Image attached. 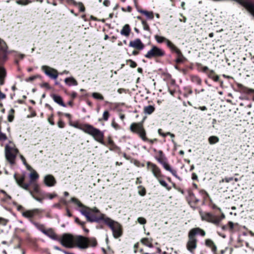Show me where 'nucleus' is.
Instances as JSON below:
<instances>
[{
    "label": "nucleus",
    "instance_id": "43",
    "mask_svg": "<svg viewBox=\"0 0 254 254\" xmlns=\"http://www.w3.org/2000/svg\"><path fill=\"white\" fill-rule=\"evenodd\" d=\"M35 225H36V227L39 230H40L43 234H44V232L46 231V230H45L44 226L43 225H42V224H36Z\"/></svg>",
    "mask_w": 254,
    "mask_h": 254
},
{
    "label": "nucleus",
    "instance_id": "58",
    "mask_svg": "<svg viewBox=\"0 0 254 254\" xmlns=\"http://www.w3.org/2000/svg\"><path fill=\"white\" fill-rule=\"evenodd\" d=\"M158 132L160 135L162 136L163 137L166 136V134H165V133H163L162 132V129L161 128L158 129Z\"/></svg>",
    "mask_w": 254,
    "mask_h": 254
},
{
    "label": "nucleus",
    "instance_id": "44",
    "mask_svg": "<svg viewBox=\"0 0 254 254\" xmlns=\"http://www.w3.org/2000/svg\"><path fill=\"white\" fill-rule=\"evenodd\" d=\"M8 222V220L2 217H0V225L6 226Z\"/></svg>",
    "mask_w": 254,
    "mask_h": 254
},
{
    "label": "nucleus",
    "instance_id": "2",
    "mask_svg": "<svg viewBox=\"0 0 254 254\" xmlns=\"http://www.w3.org/2000/svg\"><path fill=\"white\" fill-rule=\"evenodd\" d=\"M80 212L85 216L87 221L91 222H99L101 220L105 222V219L108 218L96 207L93 208L84 207L81 209Z\"/></svg>",
    "mask_w": 254,
    "mask_h": 254
},
{
    "label": "nucleus",
    "instance_id": "56",
    "mask_svg": "<svg viewBox=\"0 0 254 254\" xmlns=\"http://www.w3.org/2000/svg\"><path fill=\"white\" fill-rule=\"evenodd\" d=\"M5 98L6 95L0 90V101L4 99Z\"/></svg>",
    "mask_w": 254,
    "mask_h": 254
},
{
    "label": "nucleus",
    "instance_id": "53",
    "mask_svg": "<svg viewBox=\"0 0 254 254\" xmlns=\"http://www.w3.org/2000/svg\"><path fill=\"white\" fill-rule=\"evenodd\" d=\"M112 126L116 130L120 128V126L114 121L112 122Z\"/></svg>",
    "mask_w": 254,
    "mask_h": 254
},
{
    "label": "nucleus",
    "instance_id": "37",
    "mask_svg": "<svg viewBox=\"0 0 254 254\" xmlns=\"http://www.w3.org/2000/svg\"><path fill=\"white\" fill-rule=\"evenodd\" d=\"M14 113V110L13 109H11L9 112L8 115V121L9 122H11L13 120Z\"/></svg>",
    "mask_w": 254,
    "mask_h": 254
},
{
    "label": "nucleus",
    "instance_id": "57",
    "mask_svg": "<svg viewBox=\"0 0 254 254\" xmlns=\"http://www.w3.org/2000/svg\"><path fill=\"white\" fill-rule=\"evenodd\" d=\"M130 63V66L132 67H135L137 65L136 63H135L134 62L132 61V60H129L128 61Z\"/></svg>",
    "mask_w": 254,
    "mask_h": 254
},
{
    "label": "nucleus",
    "instance_id": "36",
    "mask_svg": "<svg viewBox=\"0 0 254 254\" xmlns=\"http://www.w3.org/2000/svg\"><path fill=\"white\" fill-rule=\"evenodd\" d=\"M237 225H238V223L235 224L233 222H232V221L228 222V230L231 232H233V230L234 229V227Z\"/></svg>",
    "mask_w": 254,
    "mask_h": 254
},
{
    "label": "nucleus",
    "instance_id": "49",
    "mask_svg": "<svg viewBox=\"0 0 254 254\" xmlns=\"http://www.w3.org/2000/svg\"><path fill=\"white\" fill-rule=\"evenodd\" d=\"M6 139L7 137L6 135L0 131V141H3L6 140Z\"/></svg>",
    "mask_w": 254,
    "mask_h": 254
},
{
    "label": "nucleus",
    "instance_id": "19",
    "mask_svg": "<svg viewBox=\"0 0 254 254\" xmlns=\"http://www.w3.org/2000/svg\"><path fill=\"white\" fill-rule=\"evenodd\" d=\"M241 3L254 17V3L248 0H243Z\"/></svg>",
    "mask_w": 254,
    "mask_h": 254
},
{
    "label": "nucleus",
    "instance_id": "39",
    "mask_svg": "<svg viewBox=\"0 0 254 254\" xmlns=\"http://www.w3.org/2000/svg\"><path fill=\"white\" fill-rule=\"evenodd\" d=\"M192 81L194 83H196V84H197L198 85H200L201 83V79L199 77H198L197 76H192Z\"/></svg>",
    "mask_w": 254,
    "mask_h": 254
},
{
    "label": "nucleus",
    "instance_id": "5",
    "mask_svg": "<svg viewBox=\"0 0 254 254\" xmlns=\"http://www.w3.org/2000/svg\"><path fill=\"white\" fill-rule=\"evenodd\" d=\"M18 150L12 142H9L5 146V155L6 160L11 164H14Z\"/></svg>",
    "mask_w": 254,
    "mask_h": 254
},
{
    "label": "nucleus",
    "instance_id": "16",
    "mask_svg": "<svg viewBox=\"0 0 254 254\" xmlns=\"http://www.w3.org/2000/svg\"><path fill=\"white\" fill-rule=\"evenodd\" d=\"M171 51L175 52L177 55V58L175 60L177 64L182 63L186 60L181 51L175 45L171 49Z\"/></svg>",
    "mask_w": 254,
    "mask_h": 254
},
{
    "label": "nucleus",
    "instance_id": "21",
    "mask_svg": "<svg viewBox=\"0 0 254 254\" xmlns=\"http://www.w3.org/2000/svg\"><path fill=\"white\" fill-rule=\"evenodd\" d=\"M39 212V210L38 209L26 210L22 213V216L27 218H32Z\"/></svg>",
    "mask_w": 254,
    "mask_h": 254
},
{
    "label": "nucleus",
    "instance_id": "8",
    "mask_svg": "<svg viewBox=\"0 0 254 254\" xmlns=\"http://www.w3.org/2000/svg\"><path fill=\"white\" fill-rule=\"evenodd\" d=\"M130 131L133 133H137L142 140H147L146 131L141 123H133L129 127Z\"/></svg>",
    "mask_w": 254,
    "mask_h": 254
},
{
    "label": "nucleus",
    "instance_id": "47",
    "mask_svg": "<svg viewBox=\"0 0 254 254\" xmlns=\"http://www.w3.org/2000/svg\"><path fill=\"white\" fill-rule=\"evenodd\" d=\"M71 201L74 203H75L76 205H77L78 206H81L82 204L76 198L72 197L71 198Z\"/></svg>",
    "mask_w": 254,
    "mask_h": 254
},
{
    "label": "nucleus",
    "instance_id": "40",
    "mask_svg": "<svg viewBox=\"0 0 254 254\" xmlns=\"http://www.w3.org/2000/svg\"><path fill=\"white\" fill-rule=\"evenodd\" d=\"M16 2L20 5H27L31 2L29 0H18Z\"/></svg>",
    "mask_w": 254,
    "mask_h": 254
},
{
    "label": "nucleus",
    "instance_id": "7",
    "mask_svg": "<svg viewBox=\"0 0 254 254\" xmlns=\"http://www.w3.org/2000/svg\"><path fill=\"white\" fill-rule=\"evenodd\" d=\"M165 55L164 50L156 46L153 45L151 49L144 55V57L148 59L160 58Z\"/></svg>",
    "mask_w": 254,
    "mask_h": 254
},
{
    "label": "nucleus",
    "instance_id": "30",
    "mask_svg": "<svg viewBox=\"0 0 254 254\" xmlns=\"http://www.w3.org/2000/svg\"><path fill=\"white\" fill-rule=\"evenodd\" d=\"M141 242L144 245L148 247L149 248L153 247V245L152 244V241L151 240H149L148 238H143L141 240Z\"/></svg>",
    "mask_w": 254,
    "mask_h": 254
},
{
    "label": "nucleus",
    "instance_id": "17",
    "mask_svg": "<svg viewBox=\"0 0 254 254\" xmlns=\"http://www.w3.org/2000/svg\"><path fill=\"white\" fill-rule=\"evenodd\" d=\"M154 38L157 41V42L159 44H161L163 42H165L167 47L171 50L172 48L175 46V45L172 43L169 40L166 38L164 37L159 36L158 35H156L154 36Z\"/></svg>",
    "mask_w": 254,
    "mask_h": 254
},
{
    "label": "nucleus",
    "instance_id": "46",
    "mask_svg": "<svg viewBox=\"0 0 254 254\" xmlns=\"http://www.w3.org/2000/svg\"><path fill=\"white\" fill-rule=\"evenodd\" d=\"M109 117V113L108 111H106L104 112L103 114V119L104 121H107L108 120Z\"/></svg>",
    "mask_w": 254,
    "mask_h": 254
},
{
    "label": "nucleus",
    "instance_id": "52",
    "mask_svg": "<svg viewBox=\"0 0 254 254\" xmlns=\"http://www.w3.org/2000/svg\"><path fill=\"white\" fill-rule=\"evenodd\" d=\"M121 9L123 12L127 11L128 12H130L132 10V8L130 6H128L127 8L123 7L121 8Z\"/></svg>",
    "mask_w": 254,
    "mask_h": 254
},
{
    "label": "nucleus",
    "instance_id": "31",
    "mask_svg": "<svg viewBox=\"0 0 254 254\" xmlns=\"http://www.w3.org/2000/svg\"><path fill=\"white\" fill-rule=\"evenodd\" d=\"M108 145L110 150L116 151L119 149V147L114 143V141L110 138L108 140Z\"/></svg>",
    "mask_w": 254,
    "mask_h": 254
},
{
    "label": "nucleus",
    "instance_id": "45",
    "mask_svg": "<svg viewBox=\"0 0 254 254\" xmlns=\"http://www.w3.org/2000/svg\"><path fill=\"white\" fill-rule=\"evenodd\" d=\"M141 23L142 25L143 26V28L145 30L148 31L150 29L149 25L147 24L146 21L142 20L141 21Z\"/></svg>",
    "mask_w": 254,
    "mask_h": 254
},
{
    "label": "nucleus",
    "instance_id": "13",
    "mask_svg": "<svg viewBox=\"0 0 254 254\" xmlns=\"http://www.w3.org/2000/svg\"><path fill=\"white\" fill-rule=\"evenodd\" d=\"M147 168L153 173L156 179L162 178L163 177V175L161 173V170L155 164L148 162L147 163Z\"/></svg>",
    "mask_w": 254,
    "mask_h": 254
},
{
    "label": "nucleus",
    "instance_id": "10",
    "mask_svg": "<svg viewBox=\"0 0 254 254\" xmlns=\"http://www.w3.org/2000/svg\"><path fill=\"white\" fill-rule=\"evenodd\" d=\"M39 177V175L35 170H33L32 172L29 174L30 182L28 183L29 184V187L31 186L33 189V190L36 193L40 192L39 185L36 181L38 179ZM24 183L26 184L25 183Z\"/></svg>",
    "mask_w": 254,
    "mask_h": 254
},
{
    "label": "nucleus",
    "instance_id": "4",
    "mask_svg": "<svg viewBox=\"0 0 254 254\" xmlns=\"http://www.w3.org/2000/svg\"><path fill=\"white\" fill-rule=\"evenodd\" d=\"M14 178L18 184V185L24 189V190H26L29 192L31 196L36 200L37 201L42 203L44 199H45V198H44V195L43 192H41L40 191V192L38 193L40 195L41 197H37L34 194V191L33 190H32L29 188V184H25L24 183V180H25V176H20L17 177L16 174L14 175Z\"/></svg>",
    "mask_w": 254,
    "mask_h": 254
},
{
    "label": "nucleus",
    "instance_id": "54",
    "mask_svg": "<svg viewBox=\"0 0 254 254\" xmlns=\"http://www.w3.org/2000/svg\"><path fill=\"white\" fill-rule=\"evenodd\" d=\"M58 125L60 128H64L65 124L63 121L60 120L58 123Z\"/></svg>",
    "mask_w": 254,
    "mask_h": 254
},
{
    "label": "nucleus",
    "instance_id": "9",
    "mask_svg": "<svg viewBox=\"0 0 254 254\" xmlns=\"http://www.w3.org/2000/svg\"><path fill=\"white\" fill-rule=\"evenodd\" d=\"M158 156L156 157V159L164 167V168L169 171L174 177L179 178L177 174L176 170L173 169L171 166L166 162V158L162 151L159 150L158 152Z\"/></svg>",
    "mask_w": 254,
    "mask_h": 254
},
{
    "label": "nucleus",
    "instance_id": "27",
    "mask_svg": "<svg viewBox=\"0 0 254 254\" xmlns=\"http://www.w3.org/2000/svg\"><path fill=\"white\" fill-rule=\"evenodd\" d=\"M137 11L144 14L148 19H153L154 18V14L152 11H148L144 10L137 9Z\"/></svg>",
    "mask_w": 254,
    "mask_h": 254
},
{
    "label": "nucleus",
    "instance_id": "61",
    "mask_svg": "<svg viewBox=\"0 0 254 254\" xmlns=\"http://www.w3.org/2000/svg\"><path fill=\"white\" fill-rule=\"evenodd\" d=\"M75 221L76 223H78L79 225L81 226H83L84 225V222H80V220L78 218H76L75 219Z\"/></svg>",
    "mask_w": 254,
    "mask_h": 254
},
{
    "label": "nucleus",
    "instance_id": "20",
    "mask_svg": "<svg viewBox=\"0 0 254 254\" xmlns=\"http://www.w3.org/2000/svg\"><path fill=\"white\" fill-rule=\"evenodd\" d=\"M45 184L48 187H53L56 184V180L52 175H47L44 179Z\"/></svg>",
    "mask_w": 254,
    "mask_h": 254
},
{
    "label": "nucleus",
    "instance_id": "42",
    "mask_svg": "<svg viewBox=\"0 0 254 254\" xmlns=\"http://www.w3.org/2000/svg\"><path fill=\"white\" fill-rule=\"evenodd\" d=\"M138 189H139L138 193L141 196L145 195L146 194V190L144 188L142 187V186H139Z\"/></svg>",
    "mask_w": 254,
    "mask_h": 254
},
{
    "label": "nucleus",
    "instance_id": "12",
    "mask_svg": "<svg viewBox=\"0 0 254 254\" xmlns=\"http://www.w3.org/2000/svg\"><path fill=\"white\" fill-rule=\"evenodd\" d=\"M199 214L202 220L211 223L216 226H218V221L216 219V215L212 213L200 211Z\"/></svg>",
    "mask_w": 254,
    "mask_h": 254
},
{
    "label": "nucleus",
    "instance_id": "48",
    "mask_svg": "<svg viewBox=\"0 0 254 254\" xmlns=\"http://www.w3.org/2000/svg\"><path fill=\"white\" fill-rule=\"evenodd\" d=\"M225 218V215L224 213H222L221 216H216V219L218 221V225H219L221 221Z\"/></svg>",
    "mask_w": 254,
    "mask_h": 254
},
{
    "label": "nucleus",
    "instance_id": "62",
    "mask_svg": "<svg viewBox=\"0 0 254 254\" xmlns=\"http://www.w3.org/2000/svg\"><path fill=\"white\" fill-rule=\"evenodd\" d=\"M70 96L72 99H74L77 96V93L75 92H72Z\"/></svg>",
    "mask_w": 254,
    "mask_h": 254
},
{
    "label": "nucleus",
    "instance_id": "6",
    "mask_svg": "<svg viewBox=\"0 0 254 254\" xmlns=\"http://www.w3.org/2000/svg\"><path fill=\"white\" fill-rule=\"evenodd\" d=\"M105 223L112 230L115 238H118L122 235V226L118 222L108 217L105 219Z\"/></svg>",
    "mask_w": 254,
    "mask_h": 254
},
{
    "label": "nucleus",
    "instance_id": "64",
    "mask_svg": "<svg viewBox=\"0 0 254 254\" xmlns=\"http://www.w3.org/2000/svg\"><path fill=\"white\" fill-rule=\"evenodd\" d=\"M212 78L213 79L214 81H217L218 80H219V76L217 75H215L214 76H213Z\"/></svg>",
    "mask_w": 254,
    "mask_h": 254
},
{
    "label": "nucleus",
    "instance_id": "63",
    "mask_svg": "<svg viewBox=\"0 0 254 254\" xmlns=\"http://www.w3.org/2000/svg\"><path fill=\"white\" fill-rule=\"evenodd\" d=\"M20 159H21V160L22 161L23 164L24 165H26V160H25V158L23 157V156H22V155H20Z\"/></svg>",
    "mask_w": 254,
    "mask_h": 254
},
{
    "label": "nucleus",
    "instance_id": "33",
    "mask_svg": "<svg viewBox=\"0 0 254 254\" xmlns=\"http://www.w3.org/2000/svg\"><path fill=\"white\" fill-rule=\"evenodd\" d=\"M44 195V198L45 199L49 198L50 199H52L54 197H56L57 196V194L55 193H47V192H43Z\"/></svg>",
    "mask_w": 254,
    "mask_h": 254
},
{
    "label": "nucleus",
    "instance_id": "18",
    "mask_svg": "<svg viewBox=\"0 0 254 254\" xmlns=\"http://www.w3.org/2000/svg\"><path fill=\"white\" fill-rule=\"evenodd\" d=\"M129 46L138 50H142L144 48V45L140 39L137 38L133 41H130Z\"/></svg>",
    "mask_w": 254,
    "mask_h": 254
},
{
    "label": "nucleus",
    "instance_id": "3",
    "mask_svg": "<svg viewBox=\"0 0 254 254\" xmlns=\"http://www.w3.org/2000/svg\"><path fill=\"white\" fill-rule=\"evenodd\" d=\"M197 234H199L203 237L205 235V231L200 228H194L191 229L189 232L188 241L186 247L187 250L191 253H193L197 247V240L195 237Z\"/></svg>",
    "mask_w": 254,
    "mask_h": 254
},
{
    "label": "nucleus",
    "instance_id": "23",
    "mask_svg": "<svg viewBox=\"0 0 254 254\" xmlns=\"http://www.w3.org/2000/svg\"><path fill=\"white\" fill-rule=\"evenodd\" d=\"M131 32V29L128 24L125 25L121 30V34L126 37H128Z\"/></svg>",
    "mask_w": 254,
    "mask_h": 254
},
{
    "label": "nucleus",
    "instance_id": "35",
    "mask_svg": "<svg viewBox=\"0 0 254 254\" xmlns=\"http://www.w3.org/2000/svg\"><path fill=\"white\" fill-rule=\"evenodd\" d=\"M159 182L160 184L165 188L168 190H170L171 189L170 187H169L167 183L164 180H162L161 178H159V179H157Z\"/></svg>",
    "mask_w": 254,
    "mask_h": 254
},
{
    "label": "nucleus",
    "instance_id": "1",
    "mask_svg": "<svg viewBox=\"0 0 254 254\" xmlns=\"http://www.w3.org/2000/svg\"><path fill=\"white\" fill-rule=\"evenodd\" d=\"M71 126L75 128H78L81 130L85 133L91 135L92 137L98 142L101 143L103 145H105L104 141V132L94 127L93 126L85 124L83 125H78V124H75L70 125Z\"/></svg>",
    "mask_w": 254,
    "mask_h": 254
},
{
    "label": "nucleus",
    "instance_id": "55",
    "mask_svg": "<svg viewBox=\"0 0 254 254\" xmlns=\"http://www.w3.org/2000/svg\"><path fill=\"white\" fill-rule=\"evenodd\" d=\"M233 180V178H232V177L225 178L224 179H222V182H225L226 183H229Z\"/></svg>",
    "mask_w": 254,
    "mask_h": 254
},
{
    "label": "nucleus",
    "instance_id": "11",
    "mask_svg": "<svg viewBox=\"0 0 254 254\" xmlns=\"http://www.w3.org/2000/svg\"><path fill=\"white\" fill-rule=\"evenodd\" d=\"M75 236L71 234H65L63 235L60 240V242L63 246L68 248H72L74 246V239Z\"/></svg>",
    "mask_w": 254,
    "mask_h": 254
},
{
    "label": "nucleus",
    "instance_id": "14",
    "mask_svg": "<svg viewBox=\"0 0 254 254\" xmlns=\"http://www.w3.org/2000/svg\"><path fill=\"white\" fill-rule=\"evenodd\" d=\"M75 245L80 249H86L88 247L89 242L87 238L81 236H77L74 239Z\"/></svg>",
    "mask_w": 254,
    "mask_h": 254
},
{
    "label": "nucleus",
    "instance_id": "22",
    "mask_svg": "<svg viewBox=\"0 0 254 254\" xmlns=\"http://www.w3.org/2000/svg\"><path fill=\"white\" fill-rule=\"evenodd\" d=\"M51 97L52 98L53 100L55 102L59 104V105L65 107L66 105L64 103L63 100L61 96L60 95H57V94H52L51 95Z\"/></svg>",
    "mask_w": 254,
    "mask_h": 254
},
{
    "label": "nucleus",
    "instance_id": "32",
    "mask_svg": "<svg viewBox=\"0 0 254 254\" xmlns=\"http://www.w3.org/2000/svg\"><path fill=\"white\" fill-rule=\"evenodd\" d=\"M219 141V138L216 136H211L208 138V142L210 144H214Z\"/></svg>",
    "mask_w": 254,
    "mask_h": 254
},
{
    "label": "nucleus",
    "instance_id": "60",
    "mask_svg": "<svg viewBox=\"0 0 254 254\" xmlns=\"http://www.w3.org/2000/svg\"><path fill=\"white\" fill-rule=\"evenodd\" d=\"M110 4V1L109 0H105L103 1V5L105 6H109Z\"/></svg>",
    "mask_w": 254,
    "mask_h": 254
},
{
    "label": "nucleus",
    "instance_id": "15",
    "mask_svg": "<svg viewBox=\"0 0 254 254\" xmlns=\"http://www.w3.org/2000/svg\"><path fill=\"white\" fill-rule=\"evenodd\" d=\"M42 69L44 73L51 78L56 79L58 76V71L50 66L43 65L42 66Z\"/></svg>",
    "mask_w": 254,
    "mask_h": 254
},
{
    "label": "nucleus",
    "instance_id": "28",
    "mask_svg": "<svg viewBox=\"0 0 254 254\" xmlns=\"http://www.w3.org/2000/svg\"><path fill=\"white\" fill-rule=\"evenodd\" d=\"M6 75V71L5 69L0 66V85L4 84V79Z\"/></svg>",
    "mask_w": 254,
    "mask_h": 254
},
{
    "label": "nucleus",
    "instance_id": "25",
    "mask_svg": "<svg viewBox=\"0 0 254 254\" xmlns=\"http://www.w3.org/2000/svg\"><path fill=\"white\" fill-rule=\"evenodd\" d=\"M64 82L68 86H76L78 84L77 81L73 77H70L65 78Z\"/></svg>",
    "mask_w": 254,
    "mask_h": 254
},
{
    "label": "nucleus",
    "instance_id": "26",
    "mask_svg": "<svg viewBox=\"0 0 254 254\" xmlns=\"http://www.w3.org/2000/svg\"><path fill=\"white\" fill-rule=\"evenodd\" d=\"M44 234L53 240H57L58 236L52 229L46 230Z\"/></svg>",
    "mask_w": 254,
    "mask_h": 254
},
{
    "label": "nucleus",
    "instance_id": "24",
    "mask_svg": "<svg viewBox=\"0 0 254 254\" xmlns=\"http://www.w3.org/2000/svg\"><path fill=\"white\" fill-rule=\"evenodd\" d=\"M205 245L209 247L213 253H215L217 251V247L214 242L210 239H206L205 241Z\"/></svg>",
    "mask_w": 254,
    "mask_h": 254
},
{
    "label": "nucleus",
    "instance_id": "51",
    "mask_svg": "<svg viewBox=\"0 0 254 254\" xmlns=\"http://www.w3.org/2000/svg\"><path fill=\"white\" fill-rule=\"evenodd\" d=\"M48 121L49 122V123L52 126L54 125H55V123L54 122V119H53V115H51V116H50L48 119Z\"/></svg>",
    "mask_w": 254,
    "mask_h": 254
},
{
    "label": "nucleus",
    "instance_id": "34",
    "mask_svg": "<svg viewBox=\"0 0 254 254\" xmlns=\"http://www.w3.org/2000/svg\"><path fill=\"white\" fill-rule=\"evenodd\" d=\"M7 49V46L5 42L0 38V50L6 52Z\"/></svg>",
    "mask_w": 254,
    "mask_h": 254
},
{
    "label": "nucleus",
    "instance_id": "38",
    "mask_svg": "<svg viewBox=\"0 0 254 254\" xmlns=\"http://www.w3.org/2000/svg\"><path fill=\"white\" fill-rule=\"evenodd\" d=\"M92 97L96 99L103 100L104 99L103 96L99 93L94 92L92 93Z\"/></svg>",
    "mask_w": 254,
    "mask_h": 254
},
{
    "label": "nucleus",
    "instance_id": "41",
    "mask_svg": "<svg viewBox=\"0 0 254 254\" xmlns=\"http://www.w3.org/2000/svg\"><path fill=\"white\" fill-rule=\"evenodd\" d=\"M75 6H78V7L80 11H81V12H84L85 10L83 3L81 2H77Z\"/></svg>",
    "mask_w": 254,
    "mask_h": 254
},
{
    "label": "nucleus",
    "instance_id": "59",
    "mask_svg": "<svg viewBox=\"0 0 254 254\" xmlns=\"http://www.w3.org/2000/svg\"><path fill=\"white\" fill-rule=\"evenodd\" d=\"M66 1L69 4H73L74 5H75L77 3L74 0H66Z\"/></svg>",
    "mask_w": 254,
    "mask_h": 254
},
{
    "label": "nucleus",
    "instance_id": "29",
    "mask_svg": "<svg viewBox=\"0 0 254 254\" xmlns=\"http://www.w3.org/2000/svg\"><path fill=\"white\" fill-rule=\"evenodd\" d=\"M155 111V108L153 106L149 105L144 107V113L145 114L150 115Z\"/></svg>",
    "mask_w": 254,
    "mask_h": 254
},
{
    "label": "nucleus",
    "instance_id": "50",
    "mask_svg": "<svg viewBox=\"0 0 254 254\" xmlns=\"http://www.w3.org/2000/svg\"><path fill=\"white\" fill-rule=\"evenodd\" d=\"M137 221H138V223L141 224H144L146 222L145 219L143 217H139L137 219Z\"/></svg>",
    "mask_w": 254,
    "mask_h": 254
}]
</instances>
